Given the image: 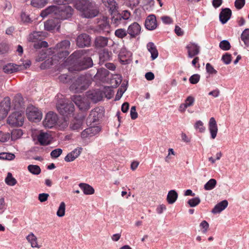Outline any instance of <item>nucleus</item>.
I'll return each mask as SVG.
<instances>
[{
  "label": "nucleus",
  "mask_w": 249,
  "mask_h": 249,
  "mask_svg": "<svg viewBox=\"0 0 249 249\" xmlns=\"http://www.w3.org/2000/svg\"><path fill=\"white\" fill-rule=\"evenodd\" d=\"M109 87L104 86L103 89H92L86 93V97L93 103H97L103 100L104 97L108 98Z\"/></svg>",
  "instance_id": "1"
},
{
  "label": "nucleus",
  "mask_w": 249,
  "mask_h": 249,
  "mask_svg": "<svg viewBox=\"0 0 249 249\" xmlns=\"http://www.w3.org/2000/svg\"><path fill=\"white\" fill-rule=\"evenodd\" d=\"M70 41L68 40H64L57 43L53 49V56L60 59L65 58L70 53L68 50L70 48Z\"/></svg>",
  "instance_id": "2"
},
{
  "label": "nucleus",
  "mask_w": 249,
  "mask_h": 249,
  "mask_svg": "<svg viewBox=\"0 0 249 249\" xmlns=\"http://www.w3.org/2000/svg\"><path fill=\"white\" fill-rule=\"evenodd\" d=\"M89 84V80L85 75H81L76 79L70 89L74 92H81L88 88Z\"/></svg>",
  "instance_id": "3"
},
{
  "label": "nucleus",
  "mask_w": 249,
  "mask_h": 249,
  "mask_svg": "<svg viewBox=\"0 0 249 249\" xmlns=\"http://www.w3.org/2000/svg\"><path fill=\"white\" fill-rule=\"evenodd\" d=\"M56 108L59 113L64 116L72 114L74 111L73 104L66 100L59 101L56 104Z\"/></svg>",
  "instance_id": "4"
},
{
  "label": "nucleus",
  "mask_w": 249,
  "mask_h": 249,
  "mask_svg": "<svg viewBox=\"0 0 249 249\" xmlns=\"http://www.w3.org/2000/svg\"><path fill=\"white\" fill-rule=\"evenodd\" d=\"M118 6L114 0H110V15L111 17V24L114 26L117 27L122 21V15L118 11Z\"/></svg>",
  "instance_id": "5"
},
{
  "label": "nucleus",
  "mask_w": 249,
  "mask_h": 249,
  "mask_svg": "<svg viewBox=\"0 0 249 249\" xmlns=\"http://www.w3.org/2000/svg\"><path fill=\"white\" fill-rule=\"evenodd\" d=\"M24 120V114L20 111L12 113L8 118L7 123L11 125L22 126Z\"/></svg>",
  "instance_id": "6"
},
{
  "label": "nucleus",
  "mask_w": 249,
  "mask_h": 249,
  "mask_svg": "<svg viewBox=\"0 0 249 249\" xmlns=\"http://www.w3.org/2000/svg\"><path fill=\"white\" fill-rule=\"evenodd\" d=\"M73 101L82 111H86L90 108V103L87 98L83 97L80 95L74 96Z\"/></svg>",
  "instance_id": "7"
},
{
  "label": "nucleus",
  "mask_w": 249,
  "mask_h": 249,
  "mask_svg": "<svg viewBox=\"0 0 249 249\" xmlns=\"http://www.w3.org/2000/svg\"><path fill=\"white\" fill-rule=\"evenodd\" d=\"M26 111L27 118L31 121L37 122L40 121L42 117L41 111L33 106L28 107Z\"/></svg>",
  "instance_id": "8"
},
{
  "label": "nucleus",
  "mask_w": 249,
  "mask_h": 249,
  "mask_svg": "<svg viewBox=\"0 0 249 249\" xmlns=\"http://www.w3.org/2000/svg\"><path fill=\"white\" fill-rule=\"evenodd\" d=\"M93 66V61L90 57H84L77 62V64H75L73 68H71L72 70L76 71H82Z\"/></svg>",
  "instance_id": "9"
},
{
  "label": "nucleus",
  "mask_w": 249,
  "mask_h": 249,
  "mask_svg": "<svg viewBox=\"0 0 249 249\" xmlns=\"http://www.w3.org/2000/svg\"><path fill=\"white\" fill-rule=\"evenodd\" d=\"M73 11V9L69 5L58 7L57 13H56L55 17L59 20L67 19L71 16Z\"/></svg>",
  "instance_id": "10"
},
{
  "label": "nucleus",
  "mask_w": 249,
  "mask_h": 249,
  "mask_svg": "<svg viewBox=\"0 0 249 249\" xmlns=\"http://www.w3.org/2000/svg\"><path fill=\"white\" fill-rule=\"evenodd\" d=\"M10 108V99L9 97H6L0 103V120L6 117Z\"/></svg>",
  "instance_id": "11"
},
{
  "label": "nucleus",
  "mask_w": 249,
  "mask_h": 249,
  "mask_svg": "<svg viewBox=\"0 0 249 249\" xmlns=\"http://www.w3.org/2000/svg\"><path fill=\"white\" fill-rule=\"evenodd\" d=\"M58 121L57 114L53 112H48L43 121V125L45 127L52 128Z\"/></svg>",
  "instance_id": "12"
},
{
  "label": "nucleus",
  "mask_w": 249,
  "mask_h": 249,
  "mask_svg": "<svg viewBox=\"0 0 249 249\" xmlns=\"http://www.w3.org/2000/svg\"><path fill=\"white\" fill-rule=\"evenodd\" d=\"M60 27V21L54 16L53 18L49 19L44 23V28L47 31H52L55 29L58 30Z\"/></svg>",
  "instance_id": "13"
},
{
  "label": "nucleus",
  "mask_w": 249,
  "mask_h": 249,
  "mask_svg": "<svg viewBox=\"0 0 249 249\" xmlns=\"http://www.w3.org/2000/svg\"><path fill=\"white\" fill-rule=\"evenodd\" d=\"M141 31V26L138 23L134 22L128 27L127 33L131 38H135L137 36L140 35Z\"/></svg>",
  "instance_id": "14"
},
{
  "label": "nucleus",
  "mask_w": 249,
  "mask_h": 249,
  "mask_svg": "<svg viewBox=\"0 0 249 249\" xmlns=\"http://www.w3.org/2000/svg\"><path fill=\"white\" fill-rule=\"evenodd\" d=\"M74 6L76 9L82 12V15L84 16V12L88 8V6L92 7L91 1L89 0H76L74 2ZM90 8V7H89Z\"/></svg>",
  "instance_id": "15"
},
{
  "label": "nucleus",
  "mask_w": 249,
  "mask_h": 249,
  "mask_svg": "<svg viewBox=\"0 0 249 249\" xmlns=\"http://www.w3.org/2000/svg\"><path fill=\"white\" fill-rule=\"evenodd\" d=\"M90 37L86 34H82L78 36L76 39L77 45L81 48L88 47L90 44Z\"/></svg>",
  "instance_id": "16"
},
{
  "label": "nucleus",
  "mask_w": 249,
  "mask_h": 249,
  "mask_svg": "<svg viewBox=\"0 0 249 249\" xmlns=\"http://www.w3.org/2000/svg\"><path fill=\"white\" fill-rule=\"evenodd\" d=\"M91 4L92 5V7L90 8L89 6L84 12V17L86 18H93L97 16L99 13V10L97 5L93 1H91Z\"/></svg>",
  "instance_id": "17"
},
{
  "label": "nucleus",
  "mask_w": 249,
  "mask_h": 249,
  "mask_svg": "<svg viewBox=\"0 0 249 249\" xmlns=\"http://www.w3.org/2000/svg\"><path fill=\"white\" fill-rule=\"evenodd\" d=\"M52 139L51 135L47 132H40L37 136V140L42 145H46L50 144Z\"/></svg>",
  "instance_id": "18"
},
{
  "label": "nucleus",
  "mask_w": 249,
  "mask_h": 249,
  "mask_svg": "<svg viewBox=\"0 0 249 249\" xmlns=\"http://www.w3.org/2000/svg\"><path fill=\"white\" fill-rule=\"evenodd\" d=\"M83 148L82 147H77L72 150L71 152L68 153L65 157V160L67 162H71L74 160L81 154Z\"/></svg>",
  "instance_id": "19"
},
{
  "label": "nucleus",
  "mask_w": 249,
  "mask_h": 249,
  "mask_svg": "<svg viewBox=\"0 0 249 249\" xmlns=\"http://www.w3.org/2000/svg\"><path fill=\"white\" fill-rule=\"evenodd\" d=\"M108 76V71L105 69H101L98 70L94 77L96 79H99L103 83H107L109 80Z\"/></svg>",
  "instance_id": "20"
},
{
  "label": "nucleus",
  "mask_w": 249,
  "mask_h": 249,
  "mask_svg": "<svg viewBox=\"0 0 249 249\" xmlns=\"http://www.w3.org/2000/svg\"><path fill=\"white\" fill-rule=\"evenodd\" d=\"M209 130L210 131L211 138L213 139L215 138L218 132V127L216 122L213 117H211L209 122Z\"/></svg>",
  "instance_id": "21"
},
{
  "label": "nucleus",
  "mask_w": 249,
  "mask_h": 249,
  "mask_svg": "<svg viewBox=\"0 0 249 249\" xmlns=\"http://www.w3.org/2000/svg\"><path fill=\"white\" fill-rule=\"evenodd\" d=\"M145 28L149 30H153L157 26L156 17L151 15L147 17L145 21Z\"/></svg>",
  "instance_id": "22"
},
{
  "label": "nucleus",
  "mask_w": 249,
  "mask_h": 249,
  "mask_svg": "<svg viewBox=\"0 0 249 249\" xmlns=\"http://www.w3.org/2000/svg\"><path fill=\"white\" fill-rule=\"evenodd\" d=\"M45 36V33L42 32H34L29 35L28 40L30 42H36L42 40Z\"/></svg>",
  "instance_id": "23"
},
{
  "label": "nucleus",
  "mask_w": 249,
  "mask_h": 249,
  "mask_svg": "<svg viewBox=\"0 0 249 249\" xmlns=\"http://www.w3.org/2000/svg\"><path fill=\"white\" fill-rule=\"evenodd\" d=\"M231 11L228 8L222 9L219 14V19L222 24L226 23L230 18Z\"/></svg>",
  "instance_id": "24"
},
{
  "label": "nucleus",
  "mask_w": 249,
  "mask_h": 249,
  "mask_svg": "<svg viewBox=\"0 0 249 249\" xmlns=\"http://www.w3.org/2000/svg\"><path fill=\"white\" fill-rule=\"evenodd\" d=\"M188 50V56L193 57L199 53V47L195 43H190L186 46Z\"/></svg>",
  "instance_id": "25"
},
{
  "label": "nucleus",
  "mask_w": 249,
  "mask_h": 249,
  "mask_svg": "<svg viewBox=\"0 0 249 249\" xmlns=\"http://www.w3.org/2000/svg\"><path fill=\"white\" fill-rule=\"evenodd\" d=\"M122 81V77L120 74H111L110 77V88H116Z\"/></svg>",
  "instance_id": "26"
},
{
  "label": "nucleus",
  "mask_w": 249,
  "mask_h": 249,
  "mask_svg": "<svg viewBox=\"0 0 249 249\" xmlns=\"http://www.w3.org/2000/svg\"><path fill=\"white\" fill-rule=\"evenodd\" d=\"M228 205V202L227 200H224L217 203L213 209L212 213L214 214L218 213L225 210Z\"/></svg>",
  "instance_id": "27"
},
{
  "label": "nucleus",
  "mask_w": 249,
  "mask_h": 249,
  "mask_svg": "<svg viewBox=\"0 0 249 249\" xmlns=\"http://www.w3.org/2000/svg\"><path fill=\"white\" fill-rule=\"evenodd\" d=\"M100 111V109L98 108H94L91 111L88 118L90 122H95L98 120L102 116Z\"/></svg>",
  "instance_id": "28"
},
{
  "label": "nucleus",
  "mask_w": 249,
  "mask_h": 249,
  "mask_svg": "<svg viewBox=\"0 0 249 249\" xmlns=\"http://www.w3.org/2000/svg\"><path fill=\"white\" fill-rule=\"evenodd\" d=\"M195 99L192 96H189L185 101V103L180 104L179 107V111L181 112H184L186 109L191 106H192L194 103Z\"/></svg>",
  "instance_id": "29"
},
{
  "label": "nucleus",
  "mask_w": 249,
  "mask_h": 249,
  "mask_svg": "<svg viewBox=\"0 0 249 249\" xmlns=\"http://www.w3.org/2000/svg\"><path fill=\"white\" fill-rule=\"evenodd\" d=\"M147 49L151 53L152 60H154L158 57L159 53L156 46L153 42H149L147 44Z\"/></svg>",
  "instance_id": "30"
},
{
  "label": "nucleus",
  "mask_w": 249,
  "mask_h": 249,
  "mask_svg": "<svg viewBox=\"0 0 249 249\" xmlns=\"http://www.w3.org/2000/svg\"><path fill=\"white\" fill-rule=\"evenodd\" d=\"M79 186L82 190L84 194L86 195H90L94 193V188L88 184L80 183Z\"/></svg>",
  "instance_id": "31"
},
{
  "label": "nucleus",
  "mask_w": 249,
  "mask_h": 249,
  "mask_svg": "<svg viewBox=\"0 0 249 249\" xmlns=\"http://www.w3.org/2000/svg\"><path fill=\"white\" fill-rule=\"evenodd\" d=\"M3 70L5 73L10 74L20 71V67L17 65L9 63L3 67Z\"/></svg>",
  "instance_id": "32"
},
{
  "label": "nucleus",
  "mask_w": 249,
  "mask_h": 249,
  "mask_svg": "<svg viewBox=\"0 0 249 249\" xmlns=\"http://www.w3.org/2000/svg\"><path fill=\"white\" fill-rule=\"evenodd\" d=\"M26 239L31 244L32 248H36L39 249L40 248V246L37 243V238L33 233H30L26 237Z\"/></svg>",
  "instance_id": "33"
},
{
  "label": "nucleus",
  "mask_w": 249,
  "mask_h": 249,
  "mask_svg": "<svg viewBox=\"0 0 249 249\" xmlns=\"http://www.w3.org/2000/svg\"><path fill=\"white\" fill-rule=\"evenodd\" d=\"M178 197V193L176 191L172 190L169 191L167 196V201L170 204H173L177 199Z\"/></svg>",
  "instance_id": "34"
},
{
  "label": "nucleus",
  "mask_w": 249,
  "mask_h": 249,
  "mask_svg": "<svg viewBox=\"0 0 249 249\" xmlns=\"http://www.w3.org/2000/svg\"><path fill=\"white\" fill-rule=\"evenodd\" d=\"M14 107L15 109H20L23 105V99L20 94H17L14 99Z\"/></svg>",
  "instance_id": "35"
},
{
  "label": "nucleus",
  "mask_w": 249,
  "mask_h": 249,
  "mask_svg": "<svg viewBox=\"0 0 249 249\" xmlns=\"http://www.w3.org/2000/svg\"><path fill=\"white\" fill-rule=\"evenodd\" d=\"M108 42V39L107 37L98 36L96 37L95 41V46L98 48H101L106 46Z\"/></svg>",
  "instance_id": "36"
},
{
  "label": "nucleus",
  "mask_w": 249,
  "mask_h": 249,
  "mask_svg": "<svg viewBox=\"0 0 249 249\" xmlns=\"http://www.w3.org/2000/svg\"><path fill=\"white\" fill-rule=\"evenodd\" d=\"M82 120H74L71 123L70 127L72 130L79 131L82 129Z\"/></svg>",
  "instance_id": "37"
},
{
  "label": "nucleus",
  "mask_w": 249,
  "mask_h": 249,
  "mask_svg": "<svg viewBox=\"0 0 249 249\" xmlns=\"http://www.w3.org/2000/svg\"><path fill=\"white\" fill-rule=\"evenodd\" d=\"M83 54V50L77 51L72 53L69 57V58L70 59V60L74 62L75 64H77V62L80 60L79 59L82 57V56Z\"/></svg>",
  "instance_id": "38"
},
{
  "label": "nucleus",
  "mask_w": 249,
  "mask_h": 249,
  "mask_svg": "<svg viewBox=\"0 0 249 249\" xmlns=\"http://www.w3.org/2000/svg\"><path fill=\"white\" fill-rule=\"evenodd\" d=\"M47 3V0H32L31 5L36 8H41L45 6Z\"/></svg>",
  "instance_id": "39"
},
{
  "label": "nucleus",
  "mask_w": 249,
  "mask_h": 249,
  "mask_svg": "<svg viewBox=\"0 0 249 249\" xmlns=\"http://www.w3.org/2000/svg\"><path fill=\"white\" fill-rule=\"evenodd\" d=\"M241 39L247 47L249 46V29L244 30L241 35Z\"/></svg>",
  "instance_id": "40"
},
{
  "label": "nucleus",
  "mask_w": 249,
  "mask_h": 249,
  "mask_svg": "<svg viewBox=\"0 0 249 249\" xmlns=\"http://www.w3.org/2000/svg\"><path fill=\"white\" fill-rule=\"evenodd\" d=\"M216 183L215 179L211 178L204 185V189L207 191L211 190L215 187Z\"/></svg>",
  "instance_id": "41"
},
{
  "label": "nucleus",
  "mask_w": 249,
  "mask_h": 249,
  "mask_svg": "<svg viewBox=\"0 0 249 249\" xmlns=\"http://www.w3.org/2000/svg\"><path fill=\"white\" fill-rule=\"evenodd\" d=\"M29 171L34 175H38L41 172V169L39 166L36 165H29L28 166Z\"/></svg>",
  "instance_id": "42"
},
{
  "label": "nucleus",
  "mask_w": 249,
  "mask_h": 249,
  "mask_svg": "<svg viewBox=\"0 0 249 249\" xmlns=\"http://www.w3.org/2000/svg\"><path fill=\"white\" fill-rule=\"evenodd\" d=\"M23 135L22 131L20 129H14L11 132V139L16 140L20 138Z\"/></svg>",
  "instance_id": "43"
},
{
  "label": "nucleus",
  "mask_w": 249,
  "mask_h": 249,
  "mask_svg": "<svg viewBox=\"0 0 249 249\" xmlns=\"http://www.w3.org/2000/svg\"><path fill=\"white\" fill-rule=\"evenodd\" d=\"M15 158V155L12 153L4 152L0 153V160H11Z\"/></svg>",
  "instance_id": "44"
},
{
  "label": "nucleus",
  "mask_w": 249,
  "mask_h": 249,
  "mask_svg": "<svg viewBox=\"0 0 249 249\" xmlns=\"http://www.w3.org/2000/svg\"><path fill=\"white\" fill-rule=\"evenodd\" d=\"M5 181V182L10 186H14L17 182L16 179L12 177V175L11 173H8L7 174V176Z\"/></svg>",
  "instance_id": "45"
},
{
  "label": "nucleus",
  "mask_w": 249,
  "mask_h": 249,
  "mask_svg": "<svg viewBox=\"0 0 249 249\" xmlns=\"http://www.w3.org/2000/svg\"><path fill=\"white\" fill-rule=\"evenodd\" d=\"M66 205L64 202H61L58 209L57 211L56 214L59 217H63L65 214Z\"/></svg>",
  "instance_id": "46"
},
{
  "label": "nucleus",
  "mask_w": 249,
  "mask_h": 249,
  "mask_svg": "<svg viewBox=\"0 0 249 249\" xmlns=\"http://www.w3.org/2000/svg\"><path fill=\"white\" fill-rule=\"evenodd\" d=\"M127 35V31L124 29L120 28L116 30L115 32V35L117 37L123 38Z\"/></svg>",
  "instance_id": "47"
},
{
  "label": "nucleus",
  "mask_w": 249,
  "mask_h": 249,
  "mask_svg": "<svg viewBox=\"0 0 249 249\" xmlns=\"http://www.w3.org/2000/svg\"><path fill=\"white\" fill-rule=\"evenodd\" d=\"M219 47L224 51L229 50L231 47L230 42L227 40H223L219 43Z\"/></svg>",
  "instance_id": "48"
},
{
  "label": "nucleus",
  "mask_w": 249,
  "mask_h": 249,
  "mask_svg": "<svg viewBox=\"0 0 249 249\" xmlns=\"http://www.w3.org/2000/svg\"><path fill=\"white\" fill-rule=\"evenodd\" d=\"M44 10L48 15L53 14L54 16H55L56 13H57L58 6L55 5L51 6L46 8Z\"/></svg>",
  "instance_id": "49"
},
{
  "label": "nucleus",
  "mask_w": 249,
  "mask_h": 249,
  "mask_svg": "<svg viewBox=\"0 0 249 249\" xmlns=\"http://www.w3.org/2000/svg\"><path fill=\"white\" fill-rule=\"evenodd\" d=\"M99 58L101 61H107L109 59V53L108 51L107 50H104L102 53H100Z\"/></svg>",
  "instance_id": "50"
},
{
  "label": "nucleus",
  "mask_w": 249,
  "mask_h": 249,
  "mask_svg": "<svg viewBox=\"0 0 249 249\" xmlns=\"http://www.w3.org/2000/svg\"><path fill=\"white\" fill-rule=\"evenodd\" d=\"M200 202V199L199 197H196L188 200V203L190 207H194L199 204Z\"/></svg>",
  "instance_id": "51"
},
{
  "label": "nucleus",
  "mask_w": 249,
  "mask_h": 249,
  "mask_svg": "<svg viewBox=\"0 0 249 249\" xmlns=\"http://www.w3.org/2000/svg\"><path fill=\"white\" fill-rule=\"evenodd\" d=\"M34 45V47L36 49H39L41 48H47L48 47V43L45 41H40L36 42Z\"/></svg>",
  "instance_id": "52"
},
{
  "label": "nucleus",
  "mask_w": 249,
  "mask_h": 249,
  "mask_svg": "<svg viewBox=\"0 0 249 249\" xmlns=\"http://www.w3.org/2000/svg\"><path fill=\"white\" fill-rule=\"evenodd\" d=\"M62 151H63L61 148L55 149L51 152V156L52 158L56 159L62 153Z\"/></svg>",
  "instance_id": "53"
},
{
  "label": "nucleus",
  "mask_w": 249,
  "mask_h": 249,
  "mask_svg": "<svg viewBox=\"0 0 249 249\" xmlns=\"http://www.w3.org/2000/svg\"><path fill=\"white\" fill-rule=\"evenodd\" d=\"M200 78V76L198 74H195L192 75L189 78L190 82L192 84L197 83Z\"/></svg>",
  "instance_id": "54"
},
{
  "label": "nucleus",
  "mask_w": 249,
  "mask_h": 249,
  "mask_svg": "<svg viewBox=\"0 0 249 249\" xmlns=\"http://www.w3.org/2000/svg\"><path fill=\"white\" fill-rule=\"evenodd\" d=\"M222 60L226 64H229L231 61V56L228 53H226L222 57Z\"/></svg>",
  "instance_id": "55"
},
{
  "label": "nucleus",
  "mask_w": 249,
  "mask_h": 249,
  "mask_svg": "<svg viewBox=\"0 0 249 249\" xmlns=\"http://www.w3.org/2000/svg\"><path fill=\"white\" fill-rule=\"evenodd\" d=\"M206 70L208 73L211 74H215L217 71L214 69L213 66L210 63H207L206 65Z\"/></svg>",
  "instance_id": "56"
},
{
  "label": "nucleus",
  "mask_w": 249,
  "mask_h": 249,
  "mask_svg": "<svg viewBox=\"0 0 249 249\" xmlns=\"http://www.w3.org/2000/svg\"><path fill=\"white\" fill-rule=\"evenodd\" d=\"M200 227L202 229V232L203 233H206L209 229V224L206 221L203 220L200 224Z\"/></svg>",
  "instance_id": "57"
},
{
  "label": "nucleus",
  "mask_w": 249,
  "mask_h": 249,
  "mask_svg": "<svg viewBox=\"0 0 249 249\" xmlns=\"http://www.w3.org/2000/svg\"><path fill=\"white\" fill-rule=\"evenodd\" d=\"M10 138L9 133H4L0 130V141L1 142H7Z\"/></svg>",
  "instance_id": "58"
},
{
  "label": "nucleus",
  "mask_w": 249,
  "mask_h": 249,
  "mask_svg": "<svg viewBox=\"0 0 249 249\" xmlns=\"http://www.w3.org/2000/svg\"><path fill=\"white\" fill-rule=\"evenodd\" d=\"M195 127L196 129H198L200 132H203L205 128L203 126V123L201 121H197Z\"/></svg>",
  "instance_id": "59"
},
{
  "label": "nucleus",
  "mask_w": 249,
  "mask_h": 249,
  "mask_svg": "<svg viewBox=\"0 0 249 249\" xmlns=\"http://www.w3.org/2000/svg\"><path fill=\"white\" fill-rule=\"evenodd\" d=\"M59 79L61 82L66 83L70 81L71 78L68 75L63 74L59 76Z\"/></svg>",
  "instance_id": "60"
},
{
  "label": "nucleus",
  "mask_w": 249,
  "mask_h": 249,
  "mask_svg": "<svg viewBox=\"0 0 249 249\" xmlns=\"http://www.w3.org/2000/svg\"><path fill=\"white\" fill-rule=\"evenodd\" d=\"M71 0H53L54 3L58 5L68 6L67 4L71 2Z\"/></svg>",
  "instance_id": "61"
},
{
  "label": "nucleus",
  "mask_w": 249,
  "mask_h": 249,
  "mask_svg": "<svg viewBox=\"0 0 249 249\" xmlns=\"http://www.w3.org/2000/svg\"><path fill=\"white\" fill-rule=\"evenodd\" d=\"M245 4V0H235L234 2L235 7L237 9H241Z\"/></svg>",
  "instance_id": "62"
},
{
  "label": "nucleus",
  "mask_w": 249,
  "mask_h": 249,
  "mask_svg": "<svg viewBox=\"0 0 249 249\" xmlns=\"http://www.w3.org/2000/svg\"><path fill=\"white\" fill-rule=\"evenodd\" d=\"M130 116L132 120H135L138 117V113L136 112V107L135 106H133L131 108Z\"/></svg>",
  "instance_id": "63"
},
{
  "label": "nucleus",
  "mask_w": 249,
  "mask_h": 249,
  "mask_svg": "<svg viewBox=\"0 0 249 249\" xmlns=\"http://www.w3.org/2000/svg\"><path fill=\"white\" fill-rule=\"evenodd\" d=\"M49 195L46 193L40 194L38 195V199L41 202H44L47 200Z\"/></svg>",
  "instance_id": "64"
}]
</instances>
